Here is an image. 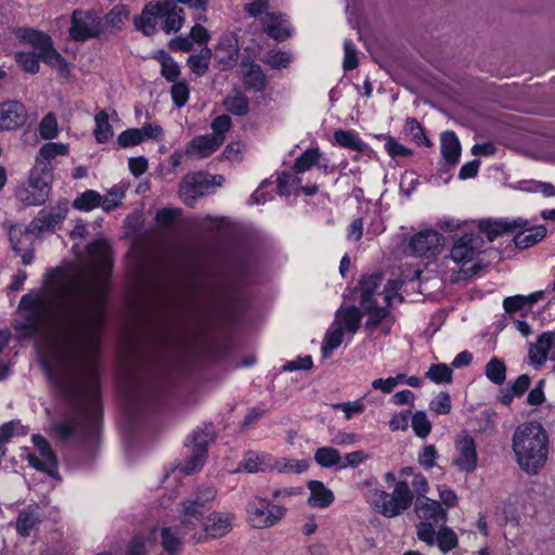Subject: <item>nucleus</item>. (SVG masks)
I'll return each instance as SVG.
<instances>
[{"mask_svg":"<svg viewBox=\"0 0 555 555\" xmlns=\"http://www.w3.org/2000/svg\"><path fill=\"white\" fill-rule=\"evenodd\" d=\"M87 253L100 275L91 282H78L75 292L64 294L46 309L48 324L62 337L67 354L79 364L86 352L100 349L104 311L112 270L111 250L103 240L87 245Z\"/></svg>","mask_w":555,"mask_h":555,"instance_id":"nucleus-1","label":"nucleus"},{"mask_svg":"<svg viewBox=\"0 0 555 555\" xmlns=\"http://www.w3.org/2000/svg\"><path fill=\"white\" fill-rule=\"evenodd\" d=\"M55 383L74 410L63 420L51 424V436L62 444L72 438L81 447L92 450L95 446V425L100 410L101 384L98 362L91 361L86 378L76 374H62Z\"/></svg>","mask_w":555,"mask_h":555,"instance_id":"nucleus-2","label":"nucleus"},{"mask_svg":"<svg viewBox=\"0 0 555 555\" xmlns=\"http://www.w3.org/2000/svg\"><path fill=\"white\" fill-rule=\"evenodd\" d=\"M512 447L520 468L529 475H535L547 460V431L539 422L524 423L514 431Z\"/></svg>","mask_w":555,"mask_h":555,"instance_id":"nucleus-3","label":"nucleus"},{"mask_svg":"<svg viewBox=\"0 0 555 555\" xmlns=\"http://www.w3.org/2000/svg\"><path fill=\"white\" fill-rule=\"evenodd\" d=\"M478 230L487 236L489 242H493L504 233H512L514 234L513 242L519 249L538 244L547 233L544 224L530 225L529 220L520 217L516 219H481L478 222Z\"/></svg>","mask_w":555,"mask_h":555,"instance_id":"nucleus-4","label":"nucleus"},{"mask_svg":"<svg viewBox=\"0 0 555 555\" xmlns=\"http://www.w3.org/2000/svg\"><path fill=\"white\" fill-rule=\"evenodd\" d=\"M414 500L413 491L406 480H398L391 493L382 489L369 492V502L380 515L393 518L408 511Z\"/></svg>","mask_w":555,"mask_h":555,"instance_id":"nucleus-5","label":"nucleus"},{"mask_svg":"<svg viewBox=\"0 0 555 555\" xmlns=\"http://www.w3.org/2000/svg\"><path fill=\"white\" fill-rule=\"evenodd\" d=\"M217 489L212 486L201 485L194 491L179 503L180 527L186 533V530H194L197 524L210 511L212 502L216 500Z\"/></svg>","mask_w":555,"mask_h":555,"instance_id":"nucleus-6","label":"nucleus"},{"mask_svg":"<svg viewBox=\"0 0 555 555\" xmlns=\"http://www.w3.org/2000/svg\"><path fill=\"white\" fill-rule=\"evenodd\" d=\"M163 403V390L157 386H146L129 392L124 402V412L129 427H135L154 414Z\"/></svg>","mask_w":555,"mask_h":555,"instance_id":"nucleus-7","label":"nucleus"},{"mask_svg":"<svg viewBox=\"0 0 555 555\" xmlns=\"http://www.w3.org/2000/svg\"><path fill=\"white\" fill-rule=\"evenodd\" d=\"M235 515L231 512L212 511L202 521V531L191 535L193 544H203L210 540L228 535L234 526Z\"/></svg>","mask_w":555,"mask_h":555,"instance_id":"nucleus-8","label":"nucleus"},{"mask_svg":"<svg viewBox=\"0 0 555 555\" xmlns=\"http://www.w3.org/2000/svg\"><path fill=\"white\" fill-rule=\"evenodd\" d=\"M70 24L69 37L76 42H86L103 34V20L93 10H74Z\"/></svg>","mask_w":555,"mask_h":555,"instance_id":"nucleus-9","label":"nucleus"},{"mask_svg":"<svg viewBox=\"0 0 555 555\" xmlns=\"http://www.w3.org/2000/svg\"><path fill=\"white\" fill-rule=\"evenodd\" d=\"M14 35L21 42H26L39 51L41 61L52 68L55 67L64 57L54 48L51 36L43 31L34 28L20 27L14 30Z\"/></svg>","mask_w":555,"mask_h":555,"instance_id":"nucleus-10","label":"nucleus"},{"mask_svg":"<svg viewBox=\"0 0 555 555\" xmlns=\"http://www.w3.org/2000/svg\"><path fill=\"white\" fill-rule=\"evenodd\" d=\"M246 520L253 527L257 529L270 528L281 520L286 508L281 505L270 503L266 499L255 498L249 501L245 507Z\"/></svg>","mask_w":555,"mask_h":555,"instance_id":"nucleus-11","label":"nucleus"},{"mask_svg":"<svg viewBox=\"0 0 555 555\" xmlns=\"http://www.w3.org/2000/svg\"><path fill=\"white\" fill-rule=\"evenodd\" d=\"M50 192L51 180L48 173H40L34 169L30 171L27 185L17 188L15 196L24 206H40L48 201Z\"/></svg>","mask_w":555,"mask_h":555,"instance_id":"nucleus-12","label":"nucleus"},{"mask_svg":"<svg viewBox=\"0 0 555 555\" xmlns=\"http://www.w3.org/2000/svg\"><path fill=\"white\" fill-rule=\"evenodd\" d=\"M215 179L216 177L203 171L185 175L179 190L183 203L189 207H194L196 201L214 186Z\"/></svg>","mask_w":555,"mask_h":555,"instance_id":"nucleus-13","label":"nucleus"},{"mask_svg":"<svg viewBox=\"0 0 555 555\" xmlns=\"http://www.w3.org/2000/svg\"><path fill=\"white\" fill-rule=\"evenodd\" d=\"M68 212L67 203H59L56 206L49 209L43 208L38 211L37 216L26 227V233H42L52 232L55 228L63 222Z\"/></svg>","mask_w":555,"mask_h":555,"instance_id":"nucleus-14","label":"nucleus"},{"mask_svg":"<svg viewBox=\"0 0 555 555\" xmlns=\"http://www.w3.org/2000/svg\"><path fill=\"white\" fill-rule=\"evenodd\" d=\"M443 237L437 230L421 231L411 237L409 251L416 257H433L440 253Z\"/></svg>","mask_w":555,"mask_h":555,"instance_id":"nucleus-15","label":"nucleus"},{"mask_svg":"<svg viewBox=\"0 0 555 555\" xmlns=\"http://www.w3.org/2000/svg\"><path fill=\"white\" fill-rule=\"evenodd\" d=\"M483 244L485 241L479 234L466 233L454 242L450 258L456 263L470 262L481 253Z\"/></svg>","mask_w":555,"mask_h":555,"instance_id":"nucleus-16","label":"nucleus"},{"mask_svg":"<svg viewBox=\"0 0 555 555\" xmlns=\"http://www.w3.org/2000/svg\"><path fill=\"white\" fill-rule=\"evenodd\" d=\"M28 118L25 105L15 100L0 103V131H11L22 128Z\"/></svg>","mask_w":555,"mask_h":555,"instance_id":"nucleus-17","label":"nucleus"},{"mask_svg":"<svg viewBox=\"0 0 555 555\" xmlns=\"http://www.w3.org/2000/svg\"><path fill=\"white\" fill-rule=\"evenodd\" d=\"M455 448L459 455L453 460V464L462 472L473 473L477 467L476 443L472 436L463 433L455 441Z\"/></svg>","mask_w":555,"mask_h":555,"instance_id":"nucleus-18","label":"nucleus"},{"mask_svg":"<svg viewBox=\"0 0 555 555\" xmlns=\"http://www.w3.org/2000/svg\"><path fill=\"white\" fill-rule=\"evenodd\" d=\"M238 42L233 35H223L219 38L214 51V59L221 70H229L238 60Z\"/></svg>","mask_w":555,"mask_h":555,"instance_id":"nucleus-19","label":"nucleus"},{"mask_svg":"<svg viewBox=\"0 0 555 555\" xmlns=\"http://www.w3.org/2000/svg\"><path fill=\"white\" fill-rule=\"evenodd\" d=\"M261 24L267 35L275 41H285L293 34L287 16L282 13L267 12L261 17Z\"/></svg>","mask_w":555,"mask_h":555,"instance_id":"nucleus-20","label":"nucleus"},{"mask_svg":"<svg viewBox=\"0 0 555 555\" xmlns=\"http://www.w3.org/2000/svg\"><path fill=\"white\" fill-rule=\"evenodd\" d=\"M162 2L150 1L140 15L134 16L133 24L144 36H153L156 31V18L162 15Z\"/></svg>","mask_w":555,"mask_h":555,"instance_id":"nucleus-21","label":"nucleus"},{"mask_svg":"<svg viewBox=\"0 0 555 555\" xmlns=\"http://www.w3.org/2000/svg\"><path fill=\"white\" fill-rule=\"evenodd\" d=\"M414 511L421 519L433 520L434 522L446 521L448 513L441 507L438 501L425 498H416Z\"/></svg>","mask_w":555,"mask_h":555,"instance_id":"nucleus-22","label":"nucleus"},{"mask_svg":"<svg viewBox=\"0 0 555 555\" xmlns=\"http://www.w3.org/2000/svg\"><path fill=\"white\" fill-rule=\"evenodd\" d=\"M162 15L165 17L162 28L166 34L177 33L184 23V10L175 4L171 0L162 2Z\"/></svg>","mask_w":555,"mask_h":555,"instance_id":"nucleus-23","label":"nucleus"},{"mask_svg":"<svg viewBox=\"0 0 555 555\" xmlns=\"http://www.w3.org/2000/svg\"><path fill=\"white\" fill-rule=\"evenodd\" d=\"M307 487L310 490V495L308 498L309 506L314 508H326L334 502L335 495L333 491L326 488L322 481L310 480L308 481Z\"/></svg>","mask_w":555,"mask_h":555,"instance_id":"nucleus-24","label":"nucleus"},{"mask_svg":"<svg viewBox=\"0 0 555 555\" xmlns=\"http://www.w3.org/2000/svg\"><path fill=\"white\" fill-rule=\"evenodd\" d=\"M441 155L447 165L454 167L461 156V143L454 131H444L441 134Z\"/></svg>","mask_w":555,"mask_h":555,"instance_id":"nucleus-25","label":"nucleus"},{"mask_svg":"<svg viewBox=\"0 0 555 555\" xmlns=\"http://www.w3.org/2000/svg\"><path fill=\"white\" fill-rule=\"evenodd\" d=\"M531 378L528 374L519 375L509 387L500 390L499 401L508 406L515 397H521L529 389Z\"/></svg>","mask_w":555,"mask_h":555,"instance_id":"nucleus-26","label":"nucleus"},{"mask_svg":"<svg viewBox=\"0 0 555 555\" xmlns=\"http://www.w3.org/2000/svg\"><path fill=\"white\" fill-rule=\"evenodd\" d=\"M243 85L247 91L262 92L266 89L268 79L259 64H249V68L243 75Z\"/></svg>","mask_w":555,"mask_h":555,"instance_id":"nucleus-27","label":"nucleus"},{"mask_svg":"<svg viewBox=\"0 0 555 555\" xmlns=\"http://www.w3.org/2000/svg\"><path fill=\"white\" fill-rule=\"evenodd\" d=\"M222 143L223 138H217L211 134L197 135L189 143L188 153L192 150L197 152L201 157H208L215 153Z\"/></svg>","mask_w":555,"mask_h":555,"instance_id":"nucleus-28","label":"nucleus"},{"mask_svg":"<svg viewBox=\"0 0 555 555\" xmlns=\"http://www.w3.org/2000/svg\"><path fill=\"white\" fill-rule=\"evenodd\" d=\"M154 59L160 64V75L168 82H176L181 74L179 64L165 50H159L154 54Z\"/></svg>","mask_w":555,"mask_h":555,"instance_id":"nucleus-29","label":"nucleus"},{"mask_svg":"<svg viewBox=\"0 0 555 555\" xmlns=\"http://www.w3.org/2000/svg\"><path fill=\"white\" fill-rule=\"evenodd\" d=\"M555 332H545L538 337L534 346L529 349V357L532 362L543 363L547 359L548 351L553 346Z\"/></svg>","mask_w":555,"mask_h":555,"instance_id":"nucleus-30","label":"nucleus"},{"mask_svg":"<svg viewBox=\"0 0 555 555\" xmlns=\"http://www.w3.org/2000/svg\"><path fill=\"white\" fill-rule=\"evenodd\" d=\"M216 431L211 423L204 424L203 427H197L191 435L192 450L201 451L208 454V446L215 441Z\"/></svg>","mask_w":555,"mask_h":555,"instance_id":"nucleus-31","label":"nucleus"},{"mask_svg":"<svg viewBox=\"0 0 555 555\" xmlns=\"http://www.w3.org/2000/svg\"><path fill=\"white\" fill-rule=\"evenodd\" d=\"M334 140L339 146L360 153L365 152L369 147L352 130H336L334 132Z\"/></svg>","mask_w":555,"mask_h":555,"instance_id":"nucleus-32","label":"nucleus"},{"mask_svg":"<svg viewBox=\"0 0 555 555\" xmlns=\"http://www.w3.org/2000/svg\"><path fill=\"white\" fill-rule=\"evenodd\" d=\"M336 320L344 322L346 330L354 334L360 328L362 313L356 306L340 307L336 312Z\"/></svg>","mask_w":555,"mask_h":555,"instance_id":"nucleus-33","label":"nucleus"},{"mask_svg":"<svg viewBox=\"0 0 555 555\" xmlns=\"http://www.w3.org/2000/svg\"><path fill=\"white\" fill-rule=\"evenodd\" d=\"M382 280V273H373L371 275L362 276V279L359 282L361 288L360 305H366L367 302L376 301V299H374L373 296L376 289L378 288Z\"/></svg>","mask_w":555,"mask_h":555,"instance_id":"nucleus-34","label":"nucleus"},{"mask_svg":"<svg viewBox=\"0 0 555 555\" xmlns=\"http://www.w3.org/2000/svg\"><path fill=\"white\" fill-rule=\"evenodd\" d=\"M223 105L225 106V109L234 116H245L249 112V100L241 91H235L234 94H229L224 99Z\"/></svg>","mask_w":555,"mask_h":555,"instance_id":"nucleus-35","label":"nucleus"},{"mask_svg":"<svg viewBox=\"0 0 555 555\" xmlns=\"http://www.w3.org/2000/svg\"><path fill=\"white\" fill-rule=\"evenodd\" d=\"M40 522L38 515L29 508H25L18 512L15 521V528L18 534L22 537H28L30 531L36 525Z\"/></svg>","mask_w":555,"mask_h":555,"instance_id":"nucleus-36","label":"nucleus"},{"mask_svg":"<svg viewBox=\"0 0 555 555\" xmlns=\"http://www.w3.org/2000/svg\"><path fill=\"white\" fill-rule=\"evenodd\" d=\"M95 128L93 135L98 143H106L114 134L113 127L108 121V114L105 111H100L95 114Z\"/></svg>","mask_w":555,"mask_h":555,"instance_id":"nucleus-37","label":"nucleus"},{"mask_svg":"<svg viewBox=\"0 0 555 555\" xmlns=\"http://www.w3.org/2000/svg\"><path fill=\"white\" fill-rule=\"evenodd\" d=\"M361 307L369 314V319L365 322V327L369 331L375 330L389 314L388 308L379 307L377 301L367 302L366 305H361Z\"/></svg>","mask_w":555,"mask_h":555,"instance_id":"nucleus-38","label":"nucleus"},{"mask_svg":"<svg viewBox=\"0 0 555 555\" xmlns=\"http://www.w3.org/2000/svg\"><path fill=\"white\" fill-rule=\"evenodd\" d=\"M340 452L331 447H322L317 449L314 453V461L321 466V467H333L336 466L340 469Z\"/></svg>","mask_w":555,"mask_h":555,"instance_id":"nucleus-39","label":"nucleus"},{"mask_svg":"<svg viewBox=\"0 0 555 555\" xmlns=\"http://www.w3.org/2000/svg\"><path fill=\"white\" fill-rule=\"evenodd\" d=\"M485 375L495 385H502L506 379V365L503 360L493 357L485 366Z\"/></svg>","mask_w":555,"mask_h":555,"instance_id":"nucleus-40","label":"nucleus"},{"mask_svg":"<svg viewBox=\"0 0 555 555\" xmlns=\"http://www.w3.org/2000/svg\"><path fill=\"white\" fill-rule=\"evenodd\" d=\"M404 132L410 137L417 145L431 146V141L426 137L424 128L420 121L414 117H409L405 120Z\"/></svg>","mask_w":555,"mask_h":555,"instance_id":"nucleus-41","label":"nucleus"},{"mask_svg":"<svg viewBox=\"0 0 555 555\" xmlns=\"http://www.w3.org/2000/svg\"><path fill=\"white\" fill-rule=\"evenodd\" d=\"M102 196L94 190H87L75 198L73 207L82 211H90L101 206Z\"/></svg>","mask_w":555,"mask_h":555,"instance_id":"nucleus-42","label":"nucleus"},{"mask_svg":"<svg viewBox=\"0 0 555 555\" xmlns=\"http://www.w3.org/2000/svg\"><path fill=\"white\" fill-rule=\"evenodd\" d=\"M14 59L17 65L26 73L37 74L40 70L39 61L41 57L39 56V51H21L15 54Z\"/></svg>","mask_w":555,"mask_h":555,"instance_id":"nucleus-43","label":"nucleus"},{"mask_svg":"<svg viewBox=\"0 0 555 555\" xmlns=\"http://www.w3.org/2000/svg\"><path fill=\"white\" fill-rule=\"evenodd\" d=\"M160 544L169 555H179L182 552V541L170 527H164L160 531Z\"/></svg>","mask_w":555,"mask_h":555,"instance_id":"nucleus-44","label":"nucleus"},{"mask_svg":"<svg viewBox=\"0 0 555 555\" xmlns=\"http://www.w3.org/2000/svg\"><path fill=\"white\" fill-rule=\"evenodd\" d=\"M130 11L126 4L115 5L104 17L103 27L120 28L129 17Z\"/></svg>","mask_w":555,"mask_h":555,"instance_id":"nucleus-45","label":"nucleus"},{"mask_svg":"<svg viewBox=\"0 0 555 555\" xmlns=\"http://www.w3.org/2000/svg\"><path fill=\"white\" fill-rule=\"evenodd\" d=\"M320 156L321 154L318 147L308 149L296 158L293 166L294 171L300 173L309 170L313 165L318 163Z\"/></svg>","mask_w":555,"mask_h":555,"instance_id":"nucleus-46","label":"nucleus"},{"mask_svg":"<svg viewBox=\"0 0 555 555\" xmlns=\"http://www.w3.org/2000/svg\"><path fill=\"white\" fill-rule=\"evenodd\" d=\"M31 441L35 448L38 450L40 455L48 461V464L52 467H57V457L50 443L41 435H33Z\"/></svg>","mask_w":555,"mask_h":555,"instance_id":"nucleus-47","label":"nucleus"},{"mask_svg":"<svg viewBox=\"0 0 555 555\" xmlns=\"http://www.w3.org/2000/svg\"><path fill=\"white\" fill-rule=\"evenodd\" d=\"M436 535L438 547L442 553L452 551L459 544L457 535L449 527H441Z\"/></svg>","mask_w":555,"mask_h":555,"instance_id":"nucleus-48","label":"nucleus"},{"mask_svg":"<svg viewBox=\"0 0 555 555\" xmlns=\"http://www.w3.org/2000/svg\"><path fill=\"white\" fill-rule=\"evenodd\" d=\"M344 331L341 326L327 332L322 345V356L324 358L331 357L334 349L338 348L343 341Z\"/></svg>","mask_w":555,"mask_h":555,"instance_id":"nucleus-49","label":"nucleus"},{"mask_svg":"<svg viewBox=\"0 0 555 555\" xmlns=\"http://www.w3.org/2000/svg\"><path fill=\"white\" fill-rule=\"evenodd\" d=\"M426 377L436 384L451 383L452 370L444 363L431 364Z\"/></svg>","mask_w":555,"mask_h":555,"instance_id":"nucleus-50","label":"nucleus"},{"mask_svg":"<svg viewBox=\"0 0 555 555\" xmlns=\"http://www.w3.org/2000/svg\"><path fill=\"white\" fill-rule=\"evenodd\" d=\"M125 197V188L121 185H114L107 196L102 197L101 207L104 211L109 212L120 205L121 199Z\"/></svg>","mask_w":555,"mask_h":555,"instance_id":"nucleus-51","label":"nucleus"},{"mask_svg":"<svg viewBox=\"0 0 555 555\" xmlns=\"http://www.w3.org/2000/svg\"><path fill=\"white\" fill-rule=\"evenodd\" d=\"M412 428L420 438H426L431 431V423L424 411H416L412 416Z\"/></svg>","mask_w":555,"mask_h":555,"instance_id":"nucleus-52","label":"nucleus"},{"mask_svg":"<svg viewBox=\"0 0 555 555\" xmlns=\"http://www.w3.org/2000/svg\"><path fill=\"white\" fill-rule=\"evenodd\" d=\"M172 102L176 107L181 108L183 107L190 96V88L186 81H176L171 86L170 89Z\"/></svg>","mask_w":555,"mask_h":555,"instance_id":"nucleus-53","label":"nucleus"},{"mask_svg":"<svg viewBox=\"0 0 555 555\" xmlns=\"http://www.w3.org/2000/svg\"><path fill=\"white\" fill-rule=\"evenodd\" d=\"M39 133L42 139L51 140L57 137L59 127L54 114L49 113L39 124Z\"/></svg>","mask_w":555,"mask_h":555,"instance_id":"nucleus-54","label":"nucleus"},{"mask_svg":"<svg viewBox=\"0 0 555 555\" xmlns=\"http://www.w3.org/2000/svg\"><path fill=\"white\" fill-rule=\"evenodd\" d=\"M141 142H143V134L139 128L127 129L117 138V143L122 149L139 145Z\"/></svg>","mask_w":555,"mask_h":555,"instance_id":"nucleus-55","label":"nucleus"},{"mask_svg":"<svg viewBox=\"0 0 555 555\" xmlns=\"http://www.w3.org/2000/svg\"><path fill=\"white\" fill-rule=\"evenodd\" d=\"M207 456L208 454L204 453L203 449L201 451L192 450V454L186 459L182 470L188 475L199 470L204 466Z\"/></svg>","mask_w":555,"mask_h":555,"instance_id":"nucleus-56","label":"nucleus"},{"mask_svg":"<svg viewBox=\"0 0 555 555\" xmlns=\"http://www.w3.org/2000/svg\"><path fill=\"white\" fill-rule=\"evenodd\" d=\"M68 154V145L60 143V142H49L44 143L39 150V156H41L46 160H51L59 155H67Z\"/></svg>","mask_w":555,"mask_h":555,"instance_id":"nucleus-57","label":"nucleus"},{"mask_svg":"<svg viewBox=\"0 0 555 555\" xmlns=\"http://www.w3.org/2000/svg\"><path fill=\"white\" fill-rule=\"evenodd\" d=\"M22 330H25L31 334H41L44 331L42 310H33V313L26 317L25 322L22 325Z\"/></svg>","mask_w":555,"mask_h":555,"instance_id":"nucleus-58","label":"nucleus"},{"mask_svg":"<svg viewBox=\"0 0 555 555\" xmlns=\"http://www.w3.org/2000/svg\"><path fill=\"white\" fill-rule=\"evenodd\" d=\"M378 138H384L386 140L385 149L387 153L393 158L399 156L408 157L413 154L410 149L397 142L396 139L391 135L382 134Z\"/></svg>","mask_w":555,"mask_h":555,"instance_id":"nucleus-59","label":"nucleus"},{"mask_svg":"<svg viewBox=\"0 0 555 555\" xmlns=\"http://www.w3.org/2000/svg\"><path fill=\"white\" fill-rule=\"evenodd\" d=\"M344 52H345L344 63H343L344 69L352 70L356 67H358V65H359L358 51H357L356 44L351 40H349V39L345 40Z\"/></svg>","mask_w":555,"mask_h":555,"instance_id":"nucleus-60","label":"nucleus"},{"mask_svg":"<svg viewBox=\"0 0 555 555\" xmlns=\"http://www.w3.org/2000/svg\"><path fill=\"white\" fill-rule=\"evenodd\" d=\"M264 62L274 69L285 68L292 62V55L284 51L271 52L268 53Z\"/></svg>","mask_w":555,"mask_h":555,"instance_id":"nucleus-61","label":"nucleus"},{"mask_svg":"<svg viewBox=\"0 0 555 555\" xmlns=\"http://www.w3.org/2000/svg\"><path fill=\"white\" fill-rule=\"evenodd\" d=\"M429 408L437 414H449L451 411V397L448 392L441 391L431 400Z\"/></svg>","mask_w":555,"mask_h":555,"instance_id":"nucleus-62","label":"nucleus"},{"mask_svg":"<svg viewBox=\"0 0 555 555\" xmlns=\"http://www.w3.org/2000/svg\"><path fill=\"white\" fill-rule=\"evenodd\" d=\"M231 125L232 119L229 115L223 114L216 117L211 122V129L214 130L211 135L224 139V133L230 130Z\"/></svg>","mask_w":555,"mask_h":555,"instance_id":"nucleus-63","label":"nucleus"},{"mask_svg":"<svg viewBox=\"0 0 555 555\" xmlns=\"http://www.w3.org/2000/svg\"><path fill=\"white\" fill-rule=\"evenodd\" d=\"M147 539L143 535H134L127 545L126 555H146Z\"/></svg>","mask_w":555,"mask_h":555,"instance_id":"nucleus-64","label":"nucleus"}]
</instances>
